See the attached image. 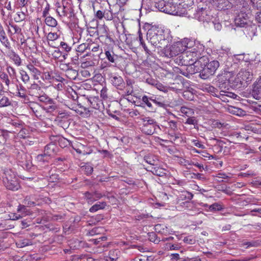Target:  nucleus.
Masks as SVG:
<instances>
[{
	"instance_id": "obj_8",
	"label": "nucleus",
	"mask_w": 261,
	"mask_h": 261,
	"mask_svg": "<svg viewBox=\"0 0 261 261\" xmlns=\"http://www.w3.org/2000/svg\"><path fill=\"white\" fill-rule=\"evenodd\" d=\"M103 195L97 191L93 192H86L84 194V198L86 202L92 204L94 201L100 199Z\"/></svg>"
},
{
	"instance_id": "obj_39",
	"label": "nucleus",
	"mask_w": 261,
	"mask_h": 261,
	"mask_svg": "<svg viewBox=\"0 0 261 261\" xmlns=\"http://www.w3.org/2000/svg\"><path fill=\"white\" fill-rule=\"evenodd\" d=\"M151 99L149 98L148 96L144 95L142 97V100L143 103H144L148 108L150 109L151 110H153L152 109V106L150 101Z\"/></svg>"
},
{
	"instance_id": "obj_56",
	"label": "nucleus",
	"mask_w": 261,
	"mask_h": 261,
	"mask_svg": "<svg viewBox=\"0 0 261 261\" xmlns=\"http://www.w3.org/2000/svg\"><path fill=\"white\" fill-rule=\"evenodd\" d=\"M60 68L66 72L70 68V66L68 64L61 63L60 64Z\"/></svg>"
},
{
	"instance_id": "obj_15",
	"label": "nucleus",
	"mask_w": 261,
	"mask_h": 261,
	"mask_svg": "<svg viewBox=\"0 0 261 261\" xmlns=\"http://www.w3.org/2000/svg\"><path fill=\"white\" fill-rule=\"evenodd\" d=\"M20 129L19 133L17 134V137L20 138L25 139L29 137V130L28 128L23 126L22 124L17 122V131Z\"/></svg>"
},
{
	"instance_id": "obj_60",
	"label": "nucleus",
	"mask_w": 261,
	"mask_h": 261,
	"mask_svg": "<svg viewBox=\"0 0 261 261\" xmlns=\"http://www.w3.org/2000/svg\"><path fill=\"white\" fill-rule=\"evenodd\" d=\"M26 210L27 208L25 206L19 205L17 208V212H23L26 215L28 214V211Z\"/></svg>"
},
{
	"instance_id": "obj_31",
	"label": "nucleus",
	"mask_w": 261,
	"mask_h": 261,
	"mask_svg": "<svg viewBox=\"0 0 261 261\" xmlns=\"http://www.w3.org/2000/svg\"><path fill=\"white\" fill-rule=\"evenodd\" d=\"M45 22L46 25L51 27H55L57 25V21L54 17H46Z\"/></svg>"
},
{
	"instance_id": "obj_12",
	"label": "nucleus",
	"mask_w": 261,
	"mask_h": 261,
	"mask_svg": "<svg viewBox=\"0 0 261 261\" xmlns=\"http://www.w3.org/2000/svg\"><path fill=\"white\" fill-rule=\"evenodd\" d=\"M5 7L1 10V14L4 16H10L12 15V13L14 12L15 5V4L13 5V7H12L11 2L10 1H7L5 2Z\"/></svg>"
},
{
	"instance_id": "obj_9",
	"label": "nucleus",
	"mask_w": 261,
	"mask_h": 261,
	"mask_svg": "<svg viewBox=\"0 0 261 261\" xmlns=\"http://www.w3.org/2000/svg\"><path fill=\"white\" fill-rule=\"evenodd\" d=\"M237 79L241 84L248 83L252 79V74L249 71L241 70L237 74Z\"/></svg>"
},
{
	"instance_id": "obj_5",
	"label": "nucleus",
	"mask_w": 261,
	"mask_h": 261,
	"mask_svg": "<svg viewBox=\"0 0 261 261\" xmlns=\"http://www.w3.org/2000/svg\"><path fill=\"white\" fill-rule=\"evenodd\" d=\"M16 174L11 170L5 172V176L3 177V182L7 189L14 190L16 184Z\"/></svg>"
},
{
	"instance_id": "obj_42",
	"label": "nucleus",
	"mask_w": 261,
	"mask_h": 261,
	"mask_svg": "<svg viewBox=\"0 0 261 261\" xmlns=\"http://www.w3.org/2000/svg\"><path fill=\"white\" fill-rule=\"evenodd\" d=\"M240 13L241 15H245L246 16H248V15H253L252 11L250 10L249 8L243 7L240 11Z\"/></svg>"
},
{
	"instance_id": "obj_47",
	"label": "nucleus",
	"mask_w": 261,
	"mask_h": 261,
	"mask_svg": "<svg viewBox=\"0 0 261 261\" xmlns=\"http://www.w3.org/2000/svg\"><path fill=\"white\" fill-rule=\"evenodd\" d=\"M144 160L150 165L154 166L156 164V161L154 160L151 156H145Z\"/></svg>"
},
{
	"instance_id": "obj_50",
	"label": "nucleus",
	"mask_w": 261,
	"mask_h": 261,
	"mask_svg": "<svg viewBox=\"0 0 261 261\" xmlns=\"http://www.w3.org/2000/svg\"><path fill=\"white\" fill-rule=\"evenodd\" d=\"M219 94L221 96H222L226 95V96L233 97V98H236L237 96V95L236 94H234V93H231V92H229L227 91H225L224 90H221L219 92Z\"/></svg>"
},
{
	"instance_id": "obj_14",
	"label": "nucleus",
	"mask_w": 261,
	"mask_h": 261,
	"mask_svg": "<svg viewBox=\"0 0 261 261\" xmlns=\"http://www.w3.org/2000/svg\"><path fill=\"white\" fill-rule=\"evenodd\" d=\"M87 101L91 108L98 110L101 105V101L98 97L91 96L87 99Z\"/></svg>"
},
{
	"instance_id": "obj_34",
	"label": "nucleus",
	"mask_w": 261,
	"mask_h": 261,
	"mask_svg": "<svg viewBox=\"0 0 261 261\" xmlns=\"http://www.w3.org/2000/svg\"><path fill=\"white\" fill-rule=\"evenodd\" d=\"M119 39L120 41L122 43L125 42L128 45H129L130 46L133 45V42H130L128 40V37L125 34H121V35H120L119 36Z\"/></svg>"
},
{
	"instance_id": "obj_53",
	"label": "nucleus",
	"mask_w": 261,
	"mask_h": 261,
	"mask_svg": "<svg viewBox=\"0 0 261 261\" xmlns=\"http://www.w3.org/2000/svg\"><path fill=\"white\" fill-rule=\"evenodd\" d=\"M191 142L194 145L199 148L204 149L205 148L204 145L197 140L193 139L191 140Z\"/></svg>"
},
{
	"instance_id": "obj_25",
	"label": "nucleus",
	"mask_w": 261,
	"mask_h": 261,
	"mask_svg": "<svg viewBox=\"0 0 261 261\" xmlns=\"http://www.w3.org/2000/svg\"><path fill=\"white\" fill-rule=\"evenodd\" d=\"M17 96L19 98L18 100L22 103H28L30 102L29 98L24 90L17 92Z\"/></svg>"
},
{
	"instance_id": "obj_10",
	"label": "nucleus",
	"mask_w": 261,
	"mask_h": 261,
	"mask_svg": "<svg viewBox=\"0 0 261 261\" xmlns=\"http://www.w3.org/2000/svg\"><path fill=\"white\" fill-rule=\"evenodd\" d=\"M252 95L256 99L261 98V76H259L253 85Z\"/></svg>"
},
{
	"instance_id": "obj_58",
	"label": "nucleus",
	"mask_w": 261,
	"mask_h": 261,
	"mask_svg": "<svg viewBox=\"0 0 261 261\" xmlns=\"http://www.w3.org/2000/svg\"><path fill=\"white\" fill-rule=\"evenodd\" d=\"M94 65V63L92 61H86L81 63V67L82 68H86L89 66H92Z\"/></svg>"
},
{
	"instance_id": "obj_29",
	"label": "nucleus",
	"mask_w": 261,
	"mask_h": 261,
	"mask_svg": "<svg viewBox=\"0 0 261 261\" xmlns=\"http://www.w3.org/2000/svg\"><path fill=\"white\" fill-rule=\"evenodd\" d=\"M105 55L107 59L112 63H114L116 59V56L114 54L113 51L110 50H106L105 51Z\"/></svg>"
},
{
	"instance_id": "obj_2",
	"label": "nucleus",
	"mask_w": 261,
	"mask_h": 261,
	"mask_svg": "<svg viewBox=\"0 0 261 261\" xmlns=\"http://www.w3.org/2000/svg\"><path fill=\"white\" fill-rule=\"evenodd\" d=\"M148 30L147 39L151 44L158 47L163 48L168 46L172 41V36L168 29H165L159 25H152Z\"/></svg>"
},
{
	"instance_id": "obj_16",
	"label": "nucleus",
	"mask_w": 261,
	"mask_h": 261,
	"mask_svg": "<svg viewBox=\"0 0 261 261\" xmlns=\"http://www.w3.org/2000/svg\"><path fill=\"white\" fill-rule=\"evenodd\" d=\"M120 254V251L117 249L111 250L108 256L105 257L106 261H117Z\"/></svg>"
},
{
	"instance_id": "obj_48",
	"label": "nucleus",
	"mask_w": 261,
	"mask_h": 261,
	"mask_svg": "<svg viewBox=\"0 0 261 261\" xmlns=\"http://www.w3.org/2000/svg\"><path fill=\"white\" fill-rule=\"evenodd\" d=\"M168 124L171 130L175 131L177 129V123L175 121L171 120L168 122Z\"/></svg>"
},
{
	"instance_id": "obj_33",
	"label": "nucleus",
	"mask_w": 261,
	"mask_h": 261,
	"mask_svg": "<svg viewBox=\"0 0 261 261\" xmlns=\"http://www.w3.org/2000/svg\"><path fill=\"white\" fill-rule=\"evenodd\" d=\"M193 205L192 203L190 200H187L184 202H181L179 203V205L177 206L179 208L180 207L184 209H190Z\"/></svg>"
},
{
	"instance_id": "obj_41",
	"label": "nucleus",
	"mask_w": 261,
	"mask_h": 261,
	"mask_svg": "<svg viewBox=\"0 0 261 261\" xmlns=\"http://www.w3.org/2000/svg\"><path fill=\"white\" fill-rule=\"evenodd\" d=\"M207 90L209 93H211L214 96H215L216 97H220L221 96L220 95H219L218 94V90L216 88H215L214 87H213L212 86H210L207 88Z\"/></svg>"
},
{
	"instance_id": "obj_44",
	"label": "nucleus",
	"mask_w": 261,
	"mask_h": 261,
	"mask_svg": "<svg viewBox=\"0 0 261 261\" xmlns=\"http://www.w3.org/2000/svg\"><path fill=\"white\" fill-rule=\"evenodd\" d=\"M88 25L92 29L98 28L97 19L95 18H93L89 22Z\"/></svg>"
},
{
	"instance_id": "obj_63",
	"label": "nucleus",
	"mask_w": 261,
	"mask_h": 261,
	"mask_svg": "<svg viewBox=\"0 0 261 261\" xmlns=\"http://www.w3.org/2000/svg\"><path fill=\"white\" fill-rule=\"evenodd\" d=\"M29 244V240H23L22 242L17 243V247L22 248Z\"/></svg>"
},
{
	"instance_id": "obj_28",
	"label": "nucleus",
	"mask_w": 261,
	"mask_h": 261,
	"mask_svg": "<svg viewBox=\"0 0 261 261\" xmlns=\"http://www.w3.org/2000/svg\"><path fill=\"white\" fill-rule=\"evenodd\" d=\"M77 71L70 68L66 72V75L70 80H75L77 76Z\"/></svg>"
},
{
	"instance_id": "obj_3",
	"label": "nucleus",
	"mask_w": 261,
	"mask_h": 261,
	"mask_svg": "<svg viewBox=\"0 0 261 261\" xmlns=\"http://www.w3.org/2000/svg\"><path fill=\"white\" fill-rule=\"evenodd\" d=\"M188 39H184L183 40L174 43L171 46H165L164 47V53L165 56L172 58L180 54H182L188 48Z\"/></svg>"
},
{
	"instance_id": "obj_51",
	"label": "nucleus",
	"mask_w": 261,
	"mask_h": 261,
	"mask_svg": "<svg viewBox=\"0 0 261 261\" xmlns=\"http://www.w3.org/2000/svg\"><path fill=\"white\" fill-rule=\"evenodd\" d=\"M6 40V34L1 23H0V40L1 42H3L5 41Z\"/></svg>"
},
{
	"instance_id": "obj_59",
	"label": "nucleus",
	"mask_w": 261,
	"mask_h": 261,
	"mask_svg": "<svg viewBox=\"0 0 261 261\" xmlns=\"http://www.w3.org/2000/svg\"><path fill=\"white\" fill-rule=\"evenodd\" d=\"M154 85L155 86L156 88L160 91H165L166 90V87L160 83H158L156 81Z\"/></svg>"
},
{
	"instance_id": "obj_54",
	"label": "nucleus",
	"mask_w": 261,
	"mask_h": 261,
	"mask_svg": "<svg viewBox=\"0 0 261 261\" xmlns=\"http://www.w3.org/2000/svg\"><path fill=\"white\" fill-rule=\"evenodd\" d=\"M184 241L186 243H188L189 244H193L195 242V240L191 236H188L185 237L184 239Z\"/></svg>"
},
{
	"instance_id": "obj_21",
	"label": "nucleus",
	"mask_w": 261,
	"mask_h": 261,
	"mask_svg": "<svg viewBox=\"0 0 261 261\" xmlns=\"http://www.w3.org/2000/svg\"><path fill=\"white\" fill-rule=\"evenodd\" d=\"M91 110L79 104L77 114L84 117H87L90 115Z\"/></svg>"
},
{
	"instance_id": "obj_49",
	"label": "nucleus",
	"mask_w": 261,
	"mask_h": 261,
	"mask_svg": "<svg viewBox=\"0 0 261 261\" xmlns=\"http://www.w3.org/2000/svg\"><path fill=\"white\" fill-rule=\"evenodd\" d=\"M9 105V101L7 97L3 96L0 99V107H5Z\"/></svg>"
},
{
	"instance_id": "obj_37",
	"label": "nucleus",
	"mask_w": 261,
	"mask_h": 261,
	"mask_svg": "<svg viewBox=\"0 0 261 261\" xmlns=\"http://www.w3.org/2000/svg\"><path fill=\"white\" fill-rule=\"evenodd\" d=\"M19 73L20 75V78L24 83H25L29 82L30 77L26 71L21 70L20 71Z\"/></svg>"
},
{
	"instance_id": "obj_24",
	"label": "nucleus",
	"mask_w": 261,
	"mask_h": 261,
	"mask_svg": "<svg viewBox=\"0 0 261 261\" xmlns=\"http://www.w3.org/2000/svg\"><path fill=\"white\" fill-rule=\"evenodd\" d=\"M27 67L31 72L32 75L34 77V79L38 80L41 74L40 71L32 64L28 65Z\"/></svg>"
},
{
	"instance_id": "obj_22",
	"label": "nucleus",
	"mask_w": 261,
	"mask_h": 261,
	"mask_svg": "<svg viewBox=\"0 0 261 261\" xmlns=\"http://www.w3.org/2000/svg\"><path fill=\"white\" fill-rule=\"evenodd\" d=\"M233 21L238 27H246L248 24L246 17H235Z\"/></svg>"
},
{
	"instance_id": "obj_52",
	"label": "nucleus",
	"mask_w": 261,
	"mask_h": 261,
	"mask_svg": "<svg viewBox=\"0 0 261 261\" xmlns=\"http://www.w3.org/2000/svg\"><path fill=\"white\" fill-rule=\"evenodd\" d=\"M185 124L195 125L197 124V120L196 118L194 117H188V118L185 122Z\"/></svg>"
},
{
	"instance_id": "obj_23",
	"label": "nucleus",
	"mask_w": 261,
	"mask_h": 261,
	"mask_svg": "<svg viewBox=\"0 0 261 261\" xmlns=\"http://www.w3.org/2000/svg\"><path fill=\"white\" fill-rule=\"evenodd\" d=\"M106 205L107 204L105 202H98L91 206L89 209V211L91 213H94L99 210L104 209Z\"/></svg>"
},
{
	"instance_id": "obj_30",
	"label": "nucleus",
	"mask_w": 261,
	"mask_h": 261,
	"mask_svg": "<svg viewBox=\"0 0 261 261\" xmlns=\"http://www.w3.org/2000/svg\"><path fill=\"white\" fill-rule=\"evenodd\" d=\"M81 169L87 175L91 174L93 171V168L89 164H86L82 166Z\"/></svg>"
},
{
	"instance_id": "obj_26",
	"label": "nucleus",
	"mask_w": 261,
	"mask_h": 261,
	"mask_svg": "<svg viewBox=\"0 0 261 261\" xmlns=\"http://www.w3.org/2000/svg\"><path fill=\"white\" fill-rule=\"evenodd\" d=\"M193 195L188 191H184L181 192L179 195V200H190L193 198Z\"/></svg>"
},
{
	"instance_id": "obj_20",
	"label": "nucleus",
	"mask_w": 261,
	"mask_h": 261,
	"mask_svg": "<svg viewBox=\"0 0 261 261\" xmlns=\"http://www.w3.org/2000/svg\"><path fill=\"white\" fill-rule=\"evenodd\" d=\"M37 88H38L39 90L41 91V93L38 94H36L35 95L36 97H37L38 100L41 102H47L49 101H52L50 98L47 96L46 94H44L42 91L41 90V88L40 87H38L37 85H35Z\"/></svg>"
},
{
	"instance_id": "obj_19",
	"label": "nucleus",
	"mask_w": 261,
	"mask_h": 261,
	"mask_svg": "<svg viewBox=\"0 0 261 261\" xmlns=\"http://www.w3.org/2000/svg\"><path fill=\"white\" fill-rule=\"evenodd\" d=\"M149 171H151L154 175H156L159 176H164L166 174V170L160 167H151Z\"/></svg>"
},
{
	"instance_id": "obj_1",
	"label": "nucleus",
	"mask_w": 261,
	"mask_h": 261,
	"mask_svg": "<svg viewBox=\"0 0 261 261\" xmlns=\"http://www.w3.org/2000/svg\"><path fill=\"white\" fill-rule=\"evenodd\" d=\"M204 50V46L199 45L192 48L191 50L184 52L178 57L179 64L188 66L187 70L191 74L199 72L202 67L199 65L205 61V57H201V53Z\"/></svg>"
},
{
	"instance_id": "obj_11",
	"label": "nucleus",
	"mask_w": 261,
	"mask_h": 261,
	"mask_svg": "<svg viewBox=\"0 0 261 261\" xmlns=\"http://www.w3.org/2000/svg\"><path fill=\"white\" fill-rule=\"evenodd\" d=\"M113 85L117 89H122L124 87V82L121 76L118 75H112L110 77Z\"/></svg>"
},
{
	"instance_id": "obj_7",
	"label": "nucleus",
	"mask_w": 261,
	"mask_h": 261,
	"mask_svg": "<svg viewBox=\"0 0 261 261\" xmlns=\"http://www.w3.org/2000/svg\"><path fill=\"white\" fill-rule=\"evenodd\" d=\"M97 34L101 42L107 44H114V41L108 33V28L105 25H102L98 28Z\"/></svg>"
},
{
	"instance_id": "obj_62",
	"label": "nucleus",
	"mask_w": 261,
	"mask_h": 261,
	"mask_svg": "<svg viewBox=\"0 0 261 261\" xmlns=\"http://www.w3.org/2000/svg\"><path fill=\"white\" fill-rule=\"evenodd\" d=\"M61 46L66 51H69L71 49V47L69 46L67 43L64 42H61L60 43Z\"/></svg>"
},
{
	"instance_id": "obj_6",
	"label": "nucleus",
	"mask_w": 261,
	"mask_h": 261,
	"mask_svg": "<svg viewBox=\"0 0 261 261\" xmlns=\"http://www.w3.org/2000/svg\"><path fill=\"white\" fill-rule=\"evenodd\" d=\"M179 2V6H181L182 8L184 10L181 12H179V14H178V12L176 11L175 13H173L172 12H170V11H168L167 9V8L166 7H163L161 8V9L160 10V11L165 12L166 13L169 14L171 15H179V16H183L181 15L183 14H188V12L187 10V8H188L189 7H190L194 5V0H178Z\"/></svg>"
},
{
	"instance_id": "obj_18",
	"label": "nucleus",
	"mask_w": 261,
	"mask_h": 261,
	"mask_svg": "<svg viewBox=\"0 0 261 261\" xmlns=\"http://www.w3.org/2000/svg\"><path fill=\"white\" fill-rule=\"evenodd\" d=\"M157 128H159L158 125H143L142 131L146 135H151L155 132Z\"/></svg>"
},
{
	"instance_id": "obj_36",
	"label": "nucleus",
	"mask_w": 261,
	"mask_h": 261,
	"mask_svg": "<svg viewBox=\"0 0 261 261\" xmlns=\"http://www.w3.org/2000/svg\"><path fill=\"white\" fill-rule=\"evenodd\" d=\"M142 120L143 121V125H157L155 121L153 119H150L149 117H145Z\"/></svg>"
},
{
	"instance_id": "obj_61",
	"label": "nucleus",
	"mask_w": 261,
	"mask_h": 261,
	"mask_svg": "<svg viewBox=\"0 0 261 261\" xmlns=\"http://www.w3.org/2000/svg\"><path fill=\"white\" fill-rule=\"evenodd\" d=\"M156 237L155 233L152 232L149 234V240L150 241L153 242L155 243H158L159 242L160 240L158 239H155V238Z\"/></svg>"
},
{
	"instance_id": "obj_35",
	"label": "nucleus",
	"mask_w": 261,
	"mask_h": 261,
	"mask_svg": "<svg viewBox=\"0 0 261 261\" xmlns=\"http://www.w3.org/2000/svg\"><path fill=\"white\" fill-rule=\"evenodd\" d=\"M89 43H84L79 45L77 48L76 51L79 53H84L85 50H88Z\"/></svg>"
},
{
	"instance_id": "obj_57",
	"label": "nucleus",
	"mask_w": 261,
	"mask_h": 261,
	"mask_svg": "<svg viewBox=\"0 0 261 261\" xmlns=\"http://www.w3.org/2000/svg\"><path fill=\"white\" fill-rule=\"evenodd\" d=\"M30 221L21 220L20 221V225L22 229L25 228L30 226Z\"/></svg>"
},
{
	"instance_id": "obj_55",
	"label": "nucleus",
	"mask_w": 261,
	"mask_h": 261,
	"mask_svg": "<svg viewBox=\"0 0 261 261\" xmlns=\"http://www.w3.org/2000/svg\"><path fill=\"white\" fill-rule=\"evenodd\" d=\"M107 90V88L103 87L100 91V96L104 99L108 98Z\"/></svg>"
},
{
	"instance_id": "obj_64",
	"label": "nucleus",
	"mask_w": 261,
	"mask_h": 261,
	"mask_svg": "<svg viewBox=\"0 0 261 261\" xmlns=\"http://www.w3.org/2000/svg\"><path fill=\"white\" fill-rule=\"evenodd\" d=\"M148 257L146 256H141L136 257L134 261H147Z\"/></svg>"
},
{
	"instance_id": "obj_43",
	"label": "nucleus",
	"mask_w": 261,
	"mask_h": 261,
	"mask_svg": "<svg viewBox=\"0 0 261 261\" xmlns=\"http://www.w3.org/2000/svg\"><path fill=\"white\" fill-rule=\"evenodd\" d=\"M139 43H140V44L142 46V47H143L144 50L145 51V52L146 53H147L148 54H150V50L148 49V48L146 46L145 43H144V41L143 40V38H142V36L141 34L139 35Z\"/></svg>"
},
{
	"instance_id": "obj_17",
	"label": "nucleus",
	"mask_w": 261,
	"mask_h": 261,
	"mask_svg": "<svg viewBox=\"0 0 261 261\" xmlns=\"http://www.w3.org/2000/svg\"><path fill=\"white\" fill-rule=\"evenodd\" d=\"M256 26L255 24L249 25L248 24L244 30V33L246 34L249 37L252 38L256 35Z\"/></svg>"
},
{
	"instance_id": "obj_38",
	"label": "nucleus",
	"mask_w": 261,
	"mask_h": 261,
	"mask_svg": "<svg viewBox=\"0 0 261 261\" xmlns=\"http://www.w3.org/2000/svg\"><path fill=\"white\" fill-rule=\"evenodd\" d=\"M225 76L221 77L219 78L218 80V87L220 88V89H222L223 88H226V81H227V83L228 82V80H227L226 77L225 78V80H224V77Z\"/></svg>"
},
{
	"instance_id": "obj_46",
	"label": "nucleus",
	"mask_w": 261,
	"mask_h": 261,
	"mask_svg": "<svg viewBox=\"0 0 261 261\" xmlns=\"http://www.w3.org/2000/svg\"><path fill=\"white\" fill-rule=\"evenodd\" d=\"M58 35L56 33H49L47 36L48 41H54L58 39Z\"/></svg>"
},
{
	"instance_id": "obj_13",
	"label": "nucleus",
	"mask_w": 261,
	"mask_h": 261,
	"mask_svg": "<svg viewBox=\"0 0 261 261\" xmlns=\"http://www.w3.org/2000/svg\"><path fill=\"white\" fill-rule=\"evenodd\" d=\"M196 14L199 16H213L211 14L210 6H205L204 7H197L196 11Z\"/></svg>"
},
{
	"instance_id": "obj_4",
	"label": "nucleus",
	"mask_w": 261,
	"mask_h": 261,
	"mask_svg": "<svg viewBox=\"0 0 261 261\" xmlns=\"http://www.w3.org/2000/svg\"><path fill=\"white\" fill-rule=\"evenodd\" d=\"M220 66L219 62L216 60H213L204 65L203 67L202 64L199 65V67H202L200 72V77L204 80L208 79L210 76L213 75L218 67Z\"/></svg>"
},
{
	"instance_id": "obj_32",
	"label": "nucleus",
	"mask_w": 261,
	"mask_h": 261,
	"mask_svg": "<svg viewBox=\"0 0 261 261\" xmlns=\"http://www.w3.org/2000/svg\"><path fill=\"white\" fill-rule=\"evenodd\" d=\"M223 208V206L219 203H214L209 206L210 211H219Z\"/></svg>"
},
{
	"instance_id": "obj_40",
	"label": "nucleus",
	"mask_w": 261,
	"mask_h": 261,
	"mask_svg": "<svg viewBox=\"0 0 261 261\" xmlns=\"http://www.w3.org/2000/svg\"><path fill=\"white\" fill-rule=\"evenodd\" d=\"M88 50L93 52H97L99 50V45L95 43H89Z\"/></svg>"
},
{
	"instance_id": "obj_45",
	"label": "nucleus",
	"mask_w": 261,
	"mask_h": 261,
	"mask_svg": "<svg viewBox=\"0 0 261 261\" xmlns=\"http://www.w3.org/2000/svg\"><path fill=\"white\" fill-rule=\"evenodd\" d=\"M127 0H117L116 5L114 7L116 8H119V11H121L122 7L126 3ZM124 10L123 9H122Z\"/></svg>"
},
{
	"instance_id": "obj_27",
	"label": "nucleus",
	"mask_w": 261,
	"mask_h": 261,
	"mask_svg": "<svg viewBox=\"0 0 261 261\" xmlns=\"http://www.w3.org/2000/svg\"><path fill=\"white\" fill-rule=\"evenodd\" d=\"M180 111L183 115L188 117L192 116L194 114V112L193 109L186 107H181Z\"/></svg>"
}]
</instances>
